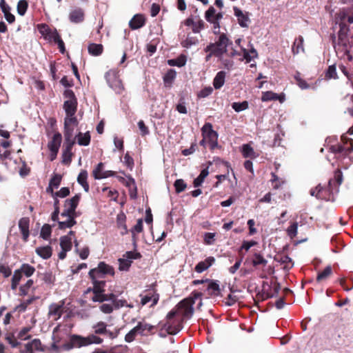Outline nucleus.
Returning <instances> with one entry per match:
<instances>
[{
	"instance_id": "obj_1",
	"label": "nucleus",
	"mask_w": 353,
	"mask_h": 353,
	"mask_svg": "<svg viewBox=\"0 0 353 353\" xmlns=\"http://www.w3.org/2000/svg\"><path fill=\"white\" fill-rule=\"evenodd\" d=\"M201 294L200 293H194L188 298L181 301L176 305L175 310L170 312L167 315V322L164 324V329L170 334H176L181 329V318H175L177 314H181L185 318H190L194 313L193 305L195 301L199 299V306H201Z\"/></svg>"
},
{
	"instance_id": "obj_2",
	"label": "nucleus",
	"mask_w": 353,
	"mask_h": 353,
	"mask_svg": "<svg viewBox=\"0 0 353 353\" xmlns=\"http://www.w3.org/2000/svg\"><path fill=\"white\" fill-rule=\"evenodd\" d=\"M107 274L113 275L114 272L111 266L104 262H100L97 268L92 269L89 272L93 287L92 289H88V292L92 291L93 296L91 299L94 302L102 303L108 299L109 294H105L104 293L105 281L102 280L104 275Z\"/></svg>"
},
{
	"instance_id": "obj_3",
	"label": "nucleus",
	"mask_w": 353,
	"mask_h": 353,
	"mask_svg": "<svg viewBox=\"0 0 353 353\" xmlns=\"http://www.w3.org/2000/svg\"><path fill=\"white\" fill-rule=\"evenodd\" d=\"M102 339L97 336L91 335L88 337H82L79 336H73L71 339V345L63 344L62 347L65 350H69L72 347H80L92 343H101Z\"/></svg>"
},
{
	"instance_id": "obj_4",
	"label": "nucleus",
	"mask_w": 353,
	"mask_h": 353,
	"mask_svg": "<svg viewBox=\"0 0 353 353\" xmlns=\"http://www.w3.org/2000/svg\"><path fill=\"white\" fill-rule=\"evenodd\" d=\"M229 39L225 34L219 36V40L215 43H212L207 46L206 51L210 52V55L214 54L216 57H222L227 52V46Z\"/></svg>"
},
{
	"instance_id": "obj_5",
	"label": "nucleus",
	"mask_w": 353,
	"mask_h": 353,
	"mask_svg": "<svg viewBox=\"0 0 353 353\" xmlns=\"http://www.w3.org/2000/svg\"><path fill=\"white\" fill-rule=\"evenodd\" d=\"M202 136L207 140L211 150L218 147V134L212 129V125L210 123H205L201 128Z\"/></svg>"
},
{
	"instance_id": "obj_6",
	"label": "nucleus",
	"mask_w": 353,
	"mask_h": 353,
	"mask_svg": "<svg viewBox=\"0 0 353 353\" xmlns=\"http://www.w3.org/2000/svg\"><path fill=\"white\" fill-rule=\"evenodd\" d=\"M105 78L109 86L113 89L115 92L121 94L123 90V86L121 80L119 79L117 72L114 70L108 71L105 74Z\"/></svg>"
},
{
	"instance_id": "obj_7",
	"label": "nucleus",
	"mask_w": 353,
	"mask_h": 353,
	"mask_svg": "<svg viewBox=\"0 0 353 353\" xmlns=\"http://www.w3.org/2000/svg\"><path fill=\"white\" fill-rule=\"evenodd\" d=\"M80 201V195L76 194L70 199H67L65 201L64 210L61 214V217L64 218L65 216H72L76 217V208Z\"/></svg>"
},
{
	"instance_id": "obj_8",
	"label": "nucleus",
	"mask_w": 353,
	"mask_h": 353,
	"mask_svg": "<svg viewBox=\"0 0 353 353\" xmlns=\"http://www.w3.org/2000/svg\"><path fill=\"white\" fill-rule=\"evenodd\" d=\"M66 100L64 102L63 108L66 114L74 115L77 111V101L74 94L72 90H66L64 92Z\"/></svg>"
},
{
	"instance_id": "obj_9",
	"label": "nucleus",
	"mask_w": 353,
	"mask_h": 353,
	"mask_svg": "<svg viewBox=\"0 0 353 353\" xmlns=\"http://www.w3.org/2000/svg\"><path fill=\"white\" fill-rule=\"evenodd\" d=\"M38 30L40 34L50 41L56 43L59 40L60 36L55 28H50L48 25L42 23L38 26Z\"/></svg>"
},
{
	"instance_id": "obj_10",
	"label": "nucleus",
	"mask_w": 353,
	"mask_h": 353,
	"mask_svg": "<svg viewBox=\"0 0 353 353\" xmlns=\"http://www.w3.org/2000/svg\"><path fill=\"white\" fill-rule=\"evenodd\" d=\"M141 257V254L138 252H127L123 258L119 259V269L121 271H127L130 267L132 260Z\"/></svg>"
},
{
	"instance_id": "obj_11",
	"label": "nucleus",
	"mask_w": 353,
	"mask_h": 353,
	"mask_svg": "<svg viewBox=\"0 0 353 353\" xmlns=\"http://www.w3.org/2000/svg\"><path fill=\"white\" fill-rule=\"evenodd\" d=\"M65 301H61L59 303H54L50 305L48 316L52 321H57L61 316L64 310Z\"/></svg>"
},
{
	"instance_id": "obj_12",
	"label": "nucleus",
	"mask_w": 353,
	"mask_h": 353,
	"mask_svg": "<svg viewBox=\"0 0 353 353\" xmlns=\"http://www.w3.org/2000/svg\"><path fill=\"white\" fill-rule=\"evenodd\" d=\"M30 330V327L23 328L18 333L17 338L14 335L8 334L6 338V341L11 345L12 347H15L20 344L18 340L24 341L30 338V335L28 334Z\"/></svg>"
},
{
	"instance_id": "obj_13",
	"label": "nucleus",
	"mask_w": 353,
	"mask_h": 353,
	"mask_svg": "<svg viewBox=\"0 0 353 353\" xmlns=\"http://www.w3.org/2000/svg\"><path fill=\"white\" fill-rule=\"evenodd\" d=\"M21 353H46L41 347L39 340L34 339L30 343L24 345V348L21 350Z\"/></svg>"
},
{
	"instance_id": "obj_14",
	"label": "nucleus",
	"mask_w": 353,
	"mask_h": 353,
	"mask_svg": "<svg viewBox=\"0 0 353 353\" xmlns=\"http://www.w3.org/2000/svg\"><path fill=\"white\" fill-rule=\"evenodd\" d=\"M72 241H74L75 247L78 246V243L74 237V232L70 231L67 235L61 237L60 245L62 250H70L72 245Z\"/></svg>"
},
{
	"instance_id": "obj_15",
	"label": "nucleus",
	"mask_w": 353,
	"mask_h": 353,
	"mask_svg": "<svg viewBox=\"0 0 353 353\" xmlns=\"http://www.w3.org/2000/svg\"><path fill=\"white\" fill-rule=\"evenodd\" d=\"M343 145L333 147L335 152L350 153L353 151V139L347 138L345 135L341 137Z\"/></svg>"
},
{
	"instance_id": "obj_16",
	"label": "nucleus",
	"mask_w": 353,
	"mask_h": 353,
	"mask_svg": "<svg viewBox=\"0 0 353 353\" xmlns=\"http://www.w3.org/2000/svg\"><path fill=\"white\" fill-rule=\"evenodd\" d=\"M234 13L237 18L238 23L242 28H248L250 23V19L248 12H243L237 7L234 8Z\"/></svg>"
},
{
	"instance_id": "obj_17",
	"label": "nucleus",
	"mask_w": 353,
	"mask_h": 353,
	"mask_svg": "<svg viewBox=\"0 0 353 353\" xmlns=\"http://www.w3.org/2000/svg\"><path fill=\"white\" fill-rule=\"evenodd\" d=\"M62 137L60 133L54 134L52 141L48 144V148L52 152V160L56 157L61 143Z\"/></svg>"
},
{
	"instance_id": "obj_18",
	"label": "nucleus",
	"mask_w": 353,
	"mask_h": 353,
	"mask_svg": "<svg viewBox=\"0 0 353 353\" xmlns=\"http://www.w3.org/2000/svg\"><path fill=\"white\" fill-rule=\"evenodd\" d=\"M92 174L95 179H102L114 176V172L110 170L104 171L103 163H99L96 168L93 170Z\"/></svg>"
},
{
	"instance_id": "obj_19",
	"label": "nucleus",
	"mask_w": 353,
	"mask_h": 353,
	"mask_svg": "<svg viewBox=\"0 0 353 353\" xmlns=\"http://www.w3.org/2000/svg\"><path fill=\"white\" fill-rule=\"evenodd\" d=\"M117 294L113 292L109 294L108 301L112 302L114 309H119L123 307H133L132 304H128L125 299H117Z\"/></svg>"
},
{
	"instance_id": "obj_20",
	"label": "nucleus",
	"mask_w": 353,
	"mask_h": 353,
	"mask_svg": "<svg viewBox=\"0 0 353 353\" xmlns=\"http://www.w3.org/2000/svg\"><path fill=\"white\" fill-rule=\"evenodd\" d=\"M29 219L26 217L21 219L19 221V228L24 241H27L29 236Z\"/></svg>"
},
{
	"instance_id": "obj_21",
	"label": "nucleus",
	"mask_w": 353,
	"mask_h": 353,
	"mask_svg": "<svg viewBox=\"0 0 353 353\" xmlns=\"http://www.w3.org/2000/svg\"><path fill=\"white\" fill-rule=\"evenodd\" d=\"M69 19L72 23H79L84 19V12L81 8L72 10L69 14Z\"/></svg>"
},
{
	"instance_id": "obj_22",
	"label": "nucleus",
	"mask_w": 353,
	"mask_h": 353,
	"mask_svg": "<svg viewBox=\"0 0 353 353\" xmlns=\"http://www.w3.org/2000/svg\"><path fill=\"white\" fill-rule=\"evenodd\" d=\"M75 127L64 125V138L65 143L70 145H74L76 143V137L74 136V130Z\"/></svg>"
},
{
	"instance_id": "obj_23",
	"label": "nucleus",
	"mask_w": 353,
	"mask_h": 353,
	"mask_svg": "<svg viewBox=\"0 0 353 353\" xmlns=\"http://www.w3.org/2000/svg\"><path fill=\"white\" fill-rule=\"evenodd\" d=\"M141 303L142 305H145L150 302H152L151 306L156 305L159 301V294L154 292H148L145 295H141Z\"/></svg>"
},
{
	"instance_id": "obj_24",
	"label": "nucleus",
	"mask_w": 353,
	"mask_h": 353,
	"mask_svg": "<svg viewBox=\"0 0 353 353\" xmlns=\"http://www.w3.org/2000/svg\"><path fill=\"white\" fill-rule=\"evenodd\" d=\"M145 24V19L141 14H135L129 22V26L132 30H137L143 27Z\"/></svg>"
},
{
	"instance_id": "obj_25",
	"label": "nucleus",
	"mask_w": 353,
	"mask_h": 353,
	"mask_svg": "<svg viewBox=\"0 0 353 353\" xmlns=\"http://www.w3.org/2000/svg\"><path fill=\"white\" fill-rule=\"evenodd\" d=\"M215 259L212 256H210L207 258L205 261L199 262L195 267V270L201 273L205 270H207L208 268H210L213 263L214 262Z\"/></svg>"
},
{
	"instance_id": "obj_26",
	"label": "nucleus",
	"mask_w": 353,
	"mask_h": 353,
	"mask_svg": "<svg viewBox=\"0 0 353 353\" xmlns=\"http://www.w3.org/2000/svg\"><path fill=\"white\" fill-rule=\"evenodd\" d=\"M63 220L61 221H59V229H65V228H70L72 227L74 225L76 224L75 217H73L72 216H67L64 218H61Z\"/></svg>"
},
{
	"instance_id": "obj_27",
	"label": "nucleus",
	"mask_w": 353,
	"mask_h": 353,
	"mask_svg": "<svg viewBox=\"0 0 353 353\" xmlns=\"http://www.w3.org/2000/svg\"><path fill=\"white\" fill-rule=\"evenodd\" d=\"M199 43V39L190 34L187 35L185 39L183 40L181 43L183 48H190L192 46H196Z\"/></svg>"
},
{
	"instance_id": "obj_28",
	"label": "nucleus",
	"mask_w": 353,
	"mask_h": 353,
	"mask_svg": "<svg viewBox=\"0 0 353 353\" xmlns=\"http://www.w3.org/2000/svg\"><path fill=\"white\" fill-rule=\"evenodd\" d=\"M75 137L80 145L87 146L90 142V135L88 132L85 133L79 132Z\"/></svg>"
},
{
	"instance_id": "obj_29",
	"label": "nucleus",
	"mask_w": 353,
	"mask_h": 353,
	"mask_svg": "<svg viewBox=\"0 0 353 353\" xmlns=\"http://www.w3.org/2000/svg\"><path fill=\"white\" fill-rule=\"evenodd\" d=\"M225 72L223 71L219 72L216 77L214 79L213 81V85L215 89H219L221 88L224 83H225Z\"/></svg>"
},
{
	"instance_id": "obj_30",
	"label": "nucleus",
	"mask_w": 353,
	"mask_h": 353,
	"mask_svg": "<svg viewBox=\"0 0 353 353\" xmlns=\"http://www.w3.org/2000/svg\"><path fill=\"white\" fill-rule=\"evenodd\" d=\"M294 54H299L300 52H303V37L299 36L295 39L292 48Z\"/></svg>"
},
{
	"instance_id": "obj_31",
	"label": "nucleus",
	"mask_w": 353,
	"mask_h": 353,
	"mask_svg": "<svg viewBox=\"0 0 353 353\" xmlns=\"http://www.w3.org/2000/svg\"><path fill=\"white\" fill-rule=\"evenodd\" d=\"M87 178L88 172L85 170H82L77 177L78 183L82 185L85 192H88L89 190V185L87 183Z\"/></svg>"
},
{
	"instance_id": "obj_32",
	"label": "nucleus",
	"mask_w": 353,
	"mask_h": 353,
	"mask_svg": "<svg viewBox=\"0 0 353 353\" xmlns=\"http://www.w3.org/2000/svg\"><path fill=\"white\" fill-rule=\"evenodd\" d=\"M36 252L43 259H47L52 255V249L50 246L39 247L36 249Z\"/></svg>"
},
{
	"instance_id": "obj_33",
	"label": "nucleus",
	"mask_w": 353,
	"mask_h": 353,
	"mask_svg": "<svg viewBox=\"0 0 353 353\" xmlns=\"http://www.w3.org/2000/svg\"><path fill=\"white\" fill-rule=\"evenodd\" d=\"M242 154L245 158H256L258 155L254 149L249 144H244L242 146Z\"/></svg>"
},
{
	"instance_id": "obj_34",
	"label": "nucleus",
	"mask_w": 353,
	"mask_h": 353,
	"mask_svg": "<svg viewBox=\"0 0 353 353\" xmlns=\"http://www.w3.org/2000/svg\"><path fill=\"white\" fill-rule=\"evenodd\" d=\"M332 274V269L331 266H327L322 272H319L316 277L318 282L325 281Z\"/></svg>"
},
{
	"instance_id": "obj_35",
	"label": "nucleus",
	"mask_w": 353,
	"mask_h": 353,
	"mask_svg": "<svg viewBox=\"0 0 353 353\" xmlns=\"http://www.w3.org/2000/svg\"><path fill=\"white\" fill-rule=\"evenodd\" d=\"M143 231V220L141 219H138L137 224L130 230L132 233V240L135 242L137 240V234L141 233Z\"/></svg>"
},
{
	"instance_id": "obj_36",
	"label": "nucleus",
	"mask_w": 353,
	"mask_h": 353,
	"mask_svg": "<svg viewBox=\"0 0 353 353\" xmlns=\"http://www.w3.org/2000/svg\"><path fill=\"white\" fill-rule=\"evenodd\" d=\"M61 181V176L59 174H55L50 180L49 183V187L47 190L50 191V192H53V189L58 188Z\"/></svg>"
},
{
	"instance_id": "obj_37",
	"label": "nucleus",
	"mask_w": 353,
	"mask_h": 353,
	"mask_svg": "<svg viewBox=\"0 0 353 353\" xmlns=\"http://www.w3.org/2000/svg\"><path fill=\"white\" fill-rule=\"evenodd\" d=\"M64 150L63 152V162L65 163H68L71 161V157H72V148L73 145H70L69 143H64Z\"/></svg>"
},
{
	"instance_id": "obj_38",
	"label": "nucleus",
	"mask_w": 353,
	"mask_h": 353,
	"mask_svg": "<svg viewBox=\"0 0 353 353\" xmlns=\"http://www.w3.org/2000/svg\"><path fill=\"white\" fill-rule=\"evenodd\" d=\"M88 52L92 55L98 56L103 52V46L101 44L91 43L88 46Z\"/></svg>"
},
{
	"instance_id": "obj_39",
	"label": "nucleus",
	"mask_w": 353,
	"mask_h": 353,
	"mask_svg": "<svg viewBox=\"0 0 353 353\" xmlns=\"http://www.w3.org/2000/svg\"><path fill=\"white\" fill-rule=\"evenodd\" d=\"M168 62L170 65L182 67L185 65L186 57L181 55L176 59L168 60Z\"/></svg>"
},
{
	"instance_id": "obj_40",
	"label": "nucleus",
	"mask_w": 353,
	"mask_h": 353,
	"mask_svg": "<svg viewBox=\"0 0 353 353\" xmlns=\"http://www.w3.org/2000/svg\"><path fill=\"white\" fill-rule=\"evenodd\" d=\"M101 304L99 305V310L101 312L105 314H111L114 308L112 302L111 303H101Z\"/></svg>"
},
{
	"instance_id": "obj_41",
	"label": "nucleus",
	"mask_w": 353,
	"mask_h": 353,
	"mask_svg": "<svg viewBox=\"0 0 353 353\" xmlns=\"http://www.w3.org/2000/svg\"><path fill=\"white\" fill-rule=\"evenodd\" d=\"M219 285L216 282L211 281L208 285L207 291L210 295L216 296L219 294Z\"/></svg>"
},
{
	"instance_id": "obj_42",
	"label": "nucleus",
	"mask_w": 353,
	"mask_h": 353,
	"mask_svg": "<svg viewBox=\"0 0 353 353\" xmlns=\"http://www.w3.org/2000/svg\"><path fill=\"white\" fill-rule=\"evenodd\" d=\"M279 98V94L272 91H267L262 93L261 101H276Z\"/></svg>"
},
{
	"instance_id": "obj_43",
	"label": "nucleus",
	"mask_w": 353,
	"mask_h": 353,
	"mask_svg": "<svg viewBox=\"0 0 353 353\" xmlns=\"http://www.w3.org/2000/svg\"><path fill=\"white\" fill-rule=\"evenodd\" d=\"M232 107L234 110L235 112H240L241 111L247 110L249 107V104L247 101H244L241 103L234 102L232 104Z\"/></svg>"
},
{
	"instance_id": "obj_44",
	"label": "nucleus",
	"mask_w": 353,
	"mask_h": 353,
	"mask_svg": "<svg viewBox=\"0 0 353 353\" xmlns=\"http://www.w3.org/2000/svg\"><path fill=\"white\" fill-rule=\"evenodd\" d=\"M252 263V265L256 267L259 265H265L268 261L266 259L263 258V256L261 254L259 253H255L253 256Z\"/></svg>"
},
{
	"instance_id": "obj_45",
	"label": "nucleus",
	"mask_w": 353,
	"mask_h": 353,
	"mask_svg": "<svg viewBox=\"0 0 353 353\" xmlns=\"http://www.w3.org/2000/svg\"><path fill=\"white\" fill-rule=\"evenodd\" d=\"M209 172L208 169H203L200 174L194 180V187L200 186L203 182L205 178L208 175Z\"/></svg>"
},
{
	"instance_id": "obj_46",
	"label": "nucleus",
	"mask_w": 353,
	"mask_h": 353,
	"mask_svg": "<svg viewBox=\"0 0 353 353\" xmlns=\"http://www.w3.org/2000/svg\"><path fill=\"white\" fill-rule=\"evenodd\" d=\"M278 261L284 265L285 269H290L293 266L292 259L287 255L281 256Z\"/></svg>"
},
{
	"instance_id": "obj_47",
	"label": "nucleus",
	"mask_w": 353,
	"mask_h": 353,
	"mask_svg": "<svg viewBox=\"0 0 353 353\" xmlns=\"http://www.w3.org/2000/svg\"><path fill=\"white\" fill-rule=\"evenodd\" d=\"M135 327L137 329L139 334H144L145 332H150L152 326L143 322H139Z\"/></svg>"
},
{
	"instance_id": "obj_48",
	"label": "nucleus",
	"mask_w": 353,
	"mask_h": 353,
	"mask_svg": "<svg viewBox=\"0 0 353 353\" xmlns=\"http://www.w3.org/2000/svg\"><path fill=\"white\" fill-rule=\"evenodd\" d=\"M204 28V22L197 17H195V21L192 27L194 33H199Z\"/></svg>"
},
{
	"instance_id": "obj_49",
	"label": "nucleus",
	"mask_w": 353,
	"mask_h": 353,
	"mask_svg": "<svg viewBox=\"0 0 353 353\" xmlns=\"http://www.w3.org/2000/svg\"><path fill=\"white\" fill-rule=\"evenodd\" d=\"M77 125L78 121L74 115L66 114V117L65 118L64 121L65 126L77 127Z\"/></svg>"
},
{
	"instance_id": "obj_50",
	"label": "nucleus",
	"mask_w": 353,
	"mask_h": 353,
	"mask_svg": "<svg viewBox=\"0 0 353 353\" xmlns=\"http://www.w3.org/2000/svg\"><path fill=\"white\" fill-rule=\"evenodd\" d=\"M19 270L21 274L23 273L26 276L29 277L34 274L35 269L28 264H23Z\"/></svg>"
},
{
	"instance_id": "obj_51",
	"label": "nucleus",
	"mask_w": 353,
	"mask_h": 353,
	"mask_svg": "<svg viewBox=\"0 0 353 353\" xmlns=\"http://www.w3.org/2000/svg\"><path fill=\"white\" fill-rule=\"evenodd\" d=\"M22 276V274L20 270H16L14 272V274L12 276V288L13 290L16 289L17 286L18 285L21 279Z\"/></svg>"
},
{
	"instance_id": "obj_52",
	"label": "nucleus",
	"mask_w": 353,
	"mask_h": 353,
	"mask_svg": "<svg viewBox=\"0 0 353 353\" xmlns=\"http://www.w3.org/2000/svg\"><path fill=\"white\" fill-rule=\"evenodd\" d=\"M257 52L256 50L254 48H252L250 51L243 49V57L247 60V61H251L254 57H256Z\"/></svg>"
},
{
	"instance_id": "obj_53",
	"label": "nucleus",
	"mask_w": 353,
	"mask_h": 353,
	"mask_svg": "<svg viewBox=\"0 0 353 353\" xmlns=\"http://www.w3.org/2000/svg\"><path fill=\"white\" fill-rule=\"evenodd\" d=\"M28 8V3L25 0H20L17 4V12L19 14L23 16Z\"/></svg>"
},
{
	"instance_id": "obj_54",
	"label": "nucleus",
	"mask_w": 353,
	"mask_h": 353,
	"mask_svg": "<svg viewBox=\"0 0 353 353\" xmlns=\"http://www.w3.org/2000/svg\"><path fill=\"white\" fill-rule=\"evenodd\" d=\"M298 223H293L287 230V233L291 239H294L297 234Z\"/></svg>"
},
{
	"instance_id": "obj_55",
	"label": "nucleus",
	"mask_w": 353,
	"mask_h": 353,
	"mask_svg": "<svg viewBox=\"0 0 353 353\" xmlns=\"http://www.w3.org/2000/svg\"><path fill=\"white\" fill-rule=\"evenodd\" d=\"M215 13L216 10L214 7L211 6L208 8V10L205 12V19L208 22H213L215 21Z\"/></svg>"
},
{
	"instance_id": "obj_56",
	"label": "nucleus",
	"mask_w": 353,
	"mask_h": 353,
	"mask_svg": "<svg viewBox=\"0 0 353 353\" xmlns=\"http://www.w3.org/2000/svg\"><path fill=\"white\" fill-rule=\"evenodd\" d=\"M139 334L137 329L134 327L125 336V340L126 342L130 343L134 341L136 336Z\"/></svg>"
},
{
	"instance_id": "obj_57",
	"label": "nucleus",
	"mask_w": 353,
	"mask_h": 353,
	"mask_svg": "<svg viewBox=\"0 0 353 353\" xmlns=\"http://www.w3.org/2000/svg\"><path fill=\"white\" fill-rule=\"evenodd\" d=\"M51 234V227L49 225H44L41 230V236L44 239H48Z\"/></svg>"
},
{
	"instance_id": "obj_58",
	"label": "nucleus",
	"mask_w": 353,
	"mask_h": 353,
	"mask_svg": "<svg viewBox=\"0 0 353 353\" xmlns=\"http://www.w3.org/2000/svg\"><path fill=\"white\" fill-rule=\"evenodd\" d=\"M174 187L176 192H183L186 188V183L183 179H177L174 182Z\"/></svg>"
},
{
	"instance_id": "obj_59",
	"label": "nucleus",
	"mask_w": 353,
	"mask_h": 353,
	"mask_svg": "<svg viewBox=\"0 0 353 353\" xmlns=\"http://www.w3.org/2000/svg\"><path fill=\"white\" fill-rule=\"evenodd\" d=\"M347 13L345 10H340L336 15L335 21L336 23H339L340 24L344 22L347 17Z\"/></svg>"
},
{
	"instance_id": "obj_60",
	"label": "nucleus",
	"mask_w": 353,
	"mask_h": 353,
	"mask_svg": "<svg viewBox=\"0 0 353 353\" xmlns=\"http://www.w3.org/2000/svg\"><path fill=\"white\" fill-rule=\"evenodd\" d=\"M106 324L103 322H99L94 327V332L97 334H104L106 332Z\"/></svg>"
},
{
	"instance_id": "obj_61",
	"label": "nucleus",
	"mask_w": 353,
	"mask_h": 353,
	"mask_svg": "<svg viewBox=\"0 0 353 353\" xmlns=\"http://www.w3.org/2000/svg\"><path fill=\"white\" fill-rule=\"evenodd\" d=\"M271 181L272 183H275L274 185V189H279L284 183V181L279 179V178L274 173H272Z\"/></svg>"
},
{
	"instance_id": "obj_62",
	"label": "nucleus",
	"mask_w": 353,
	"mask_h": 353,
	"mask_svg": "<svg viewBox=\"0 0 353 353\" xmlns=\"http://www.w3.org/2000/svg\"><path fill=\"white\" fill-rule=\"evenodd\" d=\"M176 77V72L170 70L164 76L163 79L165 83L171 82Z\"/></svg>"
},
{
	"instance_id": "obj_63",
	"label": "nucleus",
	"mask_w": 353,
	"mask_h": 353,
	"mask_svg": "<svg viewBox=\"0 0 353 353\" xmlns=\"http://www.w3.org/2000/svg\"><path fill=\"white\" fill-rule=\"evenodd\" d=\"M326 77L327 79H335L336 77V70L334 65L329 66L326 72Z\"/></svg>"
},
{
	"instance_id": "obj_64",
	"label": "nucleus",
	"mask_w": 353,
	"mask_h": 353,
	"mask_svg": "<svg viewBox=\"0 0 353 353\" xmlns=\"http://www.w3.org/2000/svg\"><path fill=\"white\" fill-rule=\"evenodd\" d=\"M212 91H213V89L212 87H210V86L206 87L203 89H202L199 92L198 96L201 98H205V97L209 96L210 94H211Z\"/></svg>"
}]
</instances>
